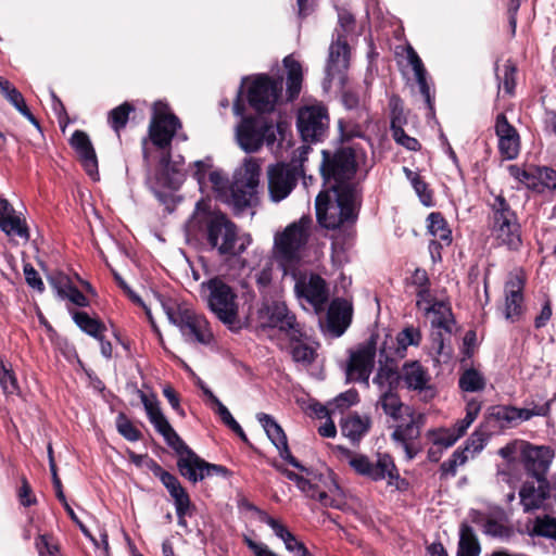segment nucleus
Instances as JSON below:
<instances>
[{"instance_id":"obj_1","label":"nucleus","mask_w":556,"mask_h":556,"mask_svg":"<svg viewBox=\"0 0 556 556\" xmlns=\"http://www.w3.org/2000/svg\"><path fill=\"white\" fill-rule=\"evenodd\" d=\"M190 235L205 236L207 243L220 256H238L251 243L249 235L240 236L237 226L223 213L202 207L198 202L187 223Z\"/></svg>"},{"instance_id":"obj_2","label":"nucleus","mask_w":556,"mask_h":556,"mask_svg":"<svg viewBox=\"0 0 556 556\" xmlns=\"http://www.w3.org/2000/svg\"><path fill=\"white\" fill-rule=\"evenodd\" d=\"M260 176L261 166L257 161L247 159L243 165L236 170L230 185L218 170L210 172L207 179L217 195L232 207L235 214L239 215L252 207L256 199Z\"/></svg>"},{"instance_id":"obj_3","label":"nucleus","mask_w":556,"mask_h":556,"mask_svg":"<svg viewBox=\"0 0 556 556\" xmlns=\"http://www.w3.org/2000/svg\"><path fill=\"white\" fill-rule=\"evenodd\" d=\"M330 192H320L316 197V217L319 225L326 229L351 228L358 218L361 207V190L356 186H341Z\"/></svg>"},{"instance_id":"obj_4","label":"nucleus","mask_w":556,"mask_h":556,"mask_svg":"<svg viewBox=\"0 0 556 556\" xmlns=\"http://www.w3.org/2000/svg\"><path fill=\"white\" fill-rule=\"evenodd\" d=\"M311 224L312 219L303 216L275 235L273 257L285 274L293 269L301 261L302 251L309 238Z\"/></svg>"},{"instance_id":"obj_5","label":"nucleus","mask_w":556,"mask_h":556,"mask_svg":"<svg viewBox=\"0 0 556 556\" xmlns=\"http://www.w3.org/2000/svg\"><path fill=\"white\" fill-rule=\"evenodd\" d=\"M201 293L210 311L225 325L239 320L238 295L223 278L213 277L201 283Z\"/></svg>"},{"instance_id":"obj_6","label":"nucleus","mask_w":556,"mask_h":556,"mask_svg":"<svg viewBox=\"0 0 556 556\" xmlns=\"http://www.w3.org/2000/svg\"><path fill=\"white\" fill-rule=\"evenodd\" d=\"M342 460L359 476L372 481L387 480L388 485L399 488V471L389 454H378L376 462H371L366 455L350 451L341 445L337 446Z\"/></svg>"},{"instance_id":"obj_7","label":"nucleus","mask_w":556,"mask_h":556,"mask_svg":"<svg viewBox=\"0 0 556 556\" xmlns=\"http://www.w3.org/2000/svg\"><path fill=\"white\" fill-rule=\"evenodd\" d=\"M490 229L500 244L509 250H518L521 247V231L515 211L502 194L493 198L489 203Z\"/></svg>"},{"instance_id":"obj_8","label":"nucleus","mask_w":556,"mask_h":556,"mask_svg":"<svg viewBox=\"0 0 556 556\" xmlns=\"http://www.w3.org/2000/svg\"><path fill=\"white\" fill-rule=\"evenodd\" d=\"M324 161L320 165L321 174L329 185L330 191H336L341 186H356L352 179L356 173L357 162L355 150L341 148L333 155L324 151Z\"/></svg>"},{"instance_id":"obj_9","label":"nucleus","mask_w":556,"mask_h":556,"mask_svg":"<svg viewBox=\"0 0 556 556\" xmlns=\"http://www.w3.org/2000/svg\"><path fill=\"white\" fill-rule=\"evenodd\" d=\"M168 320L177 326L185 337L201 344H208L213 334L203 315L197 314L187 305L175 302L162 303Z\"/></svg>"},{"instance_id":"obj_10","label":"nucleus","mask_w":556,"mask_h":556,"mask_svg":"<svg viewBox=\"0 0 556 556\" xmlns=\"http://www.w3.org/2000/svg\"><path fill=\"white\" fill-rule=\"evenodd\" d=\"M277 132H281L280 124L275 126L264 117H244L237 126L236 138L245 152H255L264 143L273 149Z\"/></svg>"},{"instance_id":"obj_11","label":"nucleus","mask_w":556,"mask_h":556,"mask_svg":"<svg viewBox=\"0 0 556 556\" xmlns=\"http://www.w3.org/2000/svg\"><path fill=\"white\" fill-rule=\"evenodd\" d=\"M258 321L263 330H277L290 341H299L304 337L302 325L283 302L265 303L258 309Z\"/></svg>"},{"instance_id":"obj_12","label":"nucleus","mask_w":556,"mask_h":556,"mask_svg":"<svg viewBox=\"0 0 556 556\" xmlns=\"http://www.w3.org/2000/svg\"><path fill=\"white\" fill-rule=\"evenodd\" d=\"M341 101L348 115L339 121V129L346 139L362 137L363 129L369 123L366 98L362 88H348L342 91Z\"/></svg>"},{"instance_id":"obj_13","label":"nucleus","mask_w":556,"mask_h":556,"mask_svg":"<svg viewBox=\"0 0 556 556\" xmlns=\"http://www.w3.org/2000/svg\"><path fill=\"white\" fill-rule=\"evenodd\" d=\"M281 90V79H271L265 74L257 75L251 80L248 87L249 104L257 113L271 112Z\"/></svg>"},{"instance_id":"obj_14","label":"nucleus","mask_w":556,"mask_h":556,"mask_svg":"<svg viewBox=\"0 0 556 556\" xmlns=\"http://www.w3.org/2000/svg\"><path fill=\"white\" fill-rule=\"evenodd\" d=\"M296 125L304 141L321 140L329 127L327 108L320 103L303 106L299 110Z\"/></svg>"},{"instance_id":"obj_15","label":"nucleus","mask_w":556,"mask_h":556,"mask_svg":"<svg viewBox=\"0 0 556 556\" xmlns=\"http://www.w3.org/2000/svg\"><path fill=\"white\" fill-rule=\"evenodd\" d=\"M178 127H180L179 119L173 114H155L149 126L152 143L164 151L160 163L165 170H168L170 163V153L167 148Z\"/></svg>"},{"instance_id":"obj_16","label":"nucleus","mask_w":556,"mask_h":556,"mask_svg":"<svg viewBox=\"0 0 556 556\" xmlns=\"http://www.w3.org/2000/svg\"><path fill=\"white\" fill-rule=\"evenodd\" d=\"M268 193L273 202L285 200L295 188L299 170L295 165L278 163L267 169Z\"/></svg>"},{"instance_id":"obj_17","label":"nucleus","mask_w":556,"mask_h":556,"mask_svg":"<svg viewBox=\"0 0 556 556\" xmlns=\"http://www.w3.org/2000/svg\"><path fill=\"white\" fill-rule=\"evenodd\" d=\"M377 343L370 337L363 345L351 352L346 367V378L351 381L364 382L369 386V376L374 368Z\"/></svg>"},{"instance_id":"obj_18","label":"nucleus","mask_w":556,"mask_h":556,"mask_svg":"<svg viewBox=\"0 0 556 556\" xmlns=\"http://www.w3.org/2000/svg\"><path fill=\"white\" fill-rule=\"evenodd\" d=\"M405 416L409 418L408 421L397 425L391 438L404 448L407 458L413 459L418 453L415 441L420 437L421 428L425 425V416L415 413L410 407L405 408Z\"/></svg>"},{"instance_id":"obj_19","label":"nucleus","mask_w":556,"mask_h":556,"mask_svg":"<svg viewBox=\"0 0 556 556\" xmlns=\"http://www.w3.org/2000/svg\"><path fill=\"white\" fill-rule=\"evenodd\" d=\"M294 291L300 299L309 303L316 313L324 311L329 292L325 279L317 274L302 275L294 285Z\"/></svg>"},{"instance_id":"obj_20","label":"nucleus","mask_w":556,"mask_h":556,"mask_svg":"<svg viewBox=\"0 0 556 556\" xmlns=\"http://www.w3.org/2000/svg\"><path fill=\"white\" fill-rule=\"evenodd\" d=\"M521 458L526 472L536 479H546L554 451L547 446H535L529 443H521Z\"/></svg>"},{"instance_id":"obj_21","label":"nucleus","mask_w":556,"mask_h":556,"mask_svg":"<svg viewBox=\"0 0 556 556\" xmlns=\"http://www.w3.org/2000/svg\"><path fill=\"white\" fill-rule=\"evenodd\" d=\"M177 467L180 475L192 483L203 480L211 476H226L228 469L222 465L210 464L199 457L194 452H190L189 457H180L177 460Z\"/></svg>"},{"instance_id":"obj_22","label":"nucleus","mask_w":556,"mask_h":556,"mask_svg":"<svg viewBox=\"0 0 556 556\" xmlns=\"http://www.w3.org/2000/svg\"><path fill=\"white\" fill-rule=\"evenodd\" d=\"M351 48L345 37H338L329 47V55L326 66V80L332 83L338 79L340 83L345 80V71L350 65Z\"/></svg>"},{"instance_id":"obj_23","label":"nucleus","mask_w":556,"mask_h":556,"mask_svg":"<svg viewBox=\"0 0 556 556\" xmlns=\"http://www.w3.org/2000/svg\"><path fill=\"white\" fill-rule=\"evenodd\" d=\"M256 418L264 428L268 439L279 451L280 457L287 460L294 468L308 472V469L300 464L299 460L291 454L288 446L287 435L280 425H278L270 415L265 413H258Z\"/></svg>"},{"instance_id":"obj_24","label":"nucleus","mask_w":556,"mask_h":556,"mask_svg":"<svg viewBox=\"0 0 556 556\" xmlns=\"http://www.w3.org/2000/svg\"><path fill=\"white\" fill-rule=\"evenodd\" d=\"M494 130L501 156L505 160L516 159L520 152V137L504 113L496 115Z\"/></svg>"},{"instance_id":"obj_25","label":"nucleus","mask_w":556,"mask_h":556,"mask_svg":"<svg viewBox=\"0 0 556 556\" xmlns=\"http://www.w3.org/2000/svg\"><path fill=\"white\" fill-rule=\"evenodd\" d=\"M551 484L547 479L526 480L520 490L519 498L523 511L529 513L543 507L545 501L549 497Z\"/></svg>"},{"instance_id":"obj_26","label":"nucleus","mask_w":556,"mask_h":556,"mask_svg":"<svg viewBox=\"0 0 556 556\" xmlns=\"http://www.w3.org/2000/svg\"><path fill=\"white\" fill-rule=\"evenodd\" d=\"M400 378L408 389L418 391L425 401H429L434 397L435 390L429 384L430 376L420 363L412 362L405 364L402 368Z\"/></svg>"},{"instance_id":"obj_27","label":"nucleus","mask_w":556,"mask_h":556,"mask_svg":"<svg viewBox=\"0 0 556 556\" xmlns=\"http://www.w3.org/2000/svg\"><path fill=\"white\" fill-rule=\"evenodd\" d=\"M352 305L344 299L332 300L328 307L326 329L336 338L341 337L352 321Z\"/></svg>"},{"instance_id":"obj_28","label":"nucleus","mask_w":556,"mask_h":556,"mask_svg":"<svg viewBox=\"0 0 556 556\" xmlns=\"http://www.w3.org/2000/svg\"><path fill=\"white\" fill-rule=\"evenodd\" d=\"M70 141L87 174L96 179L99 175L98 159L89 136L83 130H75Z\"/></svg>"},{"instance_id":"obj_29","label":"nucleus","mask_w":556,"mask_h":556,"mask_svg":"<svg viewBox=\"0 0 556 556\" xmlns=\"http://www.w3.org/2000/svg\"><path fill=\"white\" fill-rule=\"evenodd\" d=\"M406 56L409 65L412 66L416 83L419 87V91L425 99V102L429 111L433 112V97L430 91V85L427 80V70L424 66L421 59L412 46H407Z\"/></svg>"},{"instance_id":"obj_30","label":"nucleus","mask_w":556,"mask_h":556,"mask_svg":"<svg viewBox=\"0 0 556 556\" xmlns=\"http://www.w3.org/2000/svg\"><path fill=\"white\" fill-rule=\"evenodd\" d=\"M522 282L513 279L505 286V318L515 321L521 314L522 308Z\"/></svg>"},{"instance_id":"obj_31","label":"nucleus","mask_w":556,"mask_h":556,"mask_svg":"<svg viewBox=\"0 0 556 556\" xmlns=\"http://www.w3.org/2000/svg\"><path fill=\"white\" fill-rule=\"evenodd\" d=\"M324 486L319 488L314 500H317L325 507L340 508L344 503L343 493L331 475L325 478Z\"/></svg>"},{"instance_id":"obj_32","label":"nucleus","mask_w":556,"mask_h":556,"mask_svg":"<svg viewBox=\"0 0 556 556\" xmlns=\"http://www.w3.org/2000/svg\"><path fill=\"white\" fill-rule=\"evenodd\" d=\"M371 420L367 415L353 414L348 416L341 424V432L352 442H357L370 428Z\"/></svg>"},{"instance_id":"obj_33","label":"nucleus","mask_w":556,"mask_h":556,"mask_svg":"<svg viewBox=\"0 0 556 556\" xmlns=\"http://www.w3.org/2000/svg\"><path fill=\"white\" fill-rule=\"evenodd\" d=\"M426 314H431V325L447 333L452 332L454 319L451 307L443 301H434L431 306H425Z\"/></svg>"},{"instance_id":"obj_34","label":"nucleus","mask_w":556,"mask_h":556,"mask_svg":"<svg viewBox=\"0 0 556 556\" xmlns=\"http://www.w3.org/2000/svg\"><path fill=\"white\" fill-rule=\"evenodd\" d=\"M283 65L287 70L288 98L293 100L300 94L302 88V66L292 55H288L283 59Z\"/></svg>"},{"instance_id":"obj_35","label":"nucleus","mask_w":556,"mask_h":556,"mask_svg":"<svg viewBox=\"0 0 556 556\" xmlns=\"http://www.w3.org/2000/svg\"><path fill=\"white\" fill-rule=\"evenodd\" d=\"M480 543L472 527L463 522L459 528L457 556H479Z\"/></svg>"},{"instance_id":"obj_36","label":"nucleus","mask_w":556,"mask_h":556,"mask_svg":"<svg viewBox=\"0 0 556 556\" xmlns=\"http://www.w3.org/2000/svg\"><path fill=\"white\" fill-rule=\"evenodd\" d=\"M400 374L397 372L396 365L391 361H387L384 365H380L376 376L374 377V384H376L382 393L383 391L395 390L399 384Z\"/></svg>"},{"instance_id":"obj_37","label":"nucleus","mask_w":556,"mask_h":556,"mask_svg":"<svg viewBox=\"0 0 556 556\" xmlns=\"http://www.w3.org/2000/svg\"><path fill=\"white\" fill-rule=\"evenodd\" d=\"M49 282L56 289L58 294L62 299L67 298L71 302L81 307L88 306L89 302L85 294L76 287L70 286L66 277L61 276L59 280L51 277Z\"/></svg>"},{"instance_id":"obj_38","label":"nucleus","mask_w":556,"mask_h":556,"mask_svg":"<svg viewBox=\"0 0 556 556\" xmlns=\"http://www.w3.org/2000/svg\"><path fill=\"white\" fill-rule=\"evenodd\" d=\"M378 404L381 406L384 414L394 420H399L405 416V408L407 406L403 405L395 390L380 393Z\"/></svg>"},{"instance_id":"obj_39","label":"nucleus","mask_w":556,"mask_h":556,"mask_svg":"<svg viewBox=\"0 0 556 556\" xmlns=\"http://www.w3.org/2000/svg\"><path fill=\"white\" fill-rule=\"evenodd\" d=\"M428 231L432 237L450 245L452 242V231L441 213H431L428 216Z\"/></svg>"},{"instance_id":"obj_40","label":"nucleus","mask_w":556,"mask_h":556,"mask_svg":"<svg viewBox=\"0 0 556 556\" xmlns=\"http://www.w3.org/2000/svg\"><path fill=\"white\" fill-rule=\"evenodd\" d=\"M529 533L532 536L556 540V518L549 515L538 516L529 528Z\"/></svg>"},{"instance_id":"obj_41","label":"nucleus","mask_w":556,"mask_h":556,"mask_svg":"<svg viewBox=\"0 0 556 556\" xmlns=\"http://www.w3.org/2000/svg\"><path fill=\"white\" fill-rule=\"evenodd\" d=\"M73 319L81 331L93 338H100V334L106 329L103 323L90 317L86 312H75Z\"/></svg>"},{"instance_id":"obj_42","label":"nucleus","mask_w":556,"mask_h":556,"mask_svg":"<svg viewBox=\"0 0 556 556\" xmlns=\"http://www.w3.org/2000/svg\"><path fill=\"white\" fill-rule=\"evenodd\" d=\"M516 66L510 61H507L503 65L502 72L496 66L495 75L498 80V92L503 88L506 94L511 96L514 93L516 87Z\"/></svg>"},{"instance_id":"obj_43","label":"nucleus","mask_w":556,"mask_h":556,"mask_svg":"<svg viewBox=\"0 0 556 556\" xmlns=\"http://www.w3.org/2000/svg\"><path fill=\"white\" fill-rule=\"evenodd\" d=\"M132 111L134 106L128 102H124L110 111L108 122L117 135H119L121 129L126 126L129 114Z\"/></svg>"},{"instance_id":"obj_44","label":"nucleus","mask_w":556,"mask_h":556,"mask_svg":"<svg viewBox=\"0 0 556 556\" xmlns=\"http://www.w3.org/2000/svg\"><path fill=\"white\" fill-rule=\"evenodd\" d=\"M0 228L9 236H16L24 240L29 239L26 225L14 213L0 219Z\"/></svg>"},{"instance_id":"obj_45","label":"nucleus","mask_w":556,"mask_h":556,"mask_svg":"<svg viewBox=\"0 0 556 556\" xmlns=\"http://www.w3.org/2000/svg\"><path fill=\"white\" fill-rule=\"evenodd\" d=\"M391 130L394 140L410 151H417L420 149V143L417 139L405 134L401 125V117L394 115L391 119Z\"/></svg>"},{"instance_id":"obj_46","label":"nucleus","mask_w":556,"mask_h":556,"mask_svg":"<svg viewBox=\"0 0 556 556\" xmlns=\"http://www.w3.org/2000/svg\"><path fill=\"white\" fill-rule=\"evenodd\" d=\"M397 349L396 353L403 357L404 352L406 351L408 345H419L421 341V333L419 329L414 327H407L403 329L396 337Z\"/></svg>"},{"instance_id":"obj_47","label":"nucleus","mask_w":556,"mask_h":556,"mask_svg":"<svg viewBox=\"0 0 556 556\" xmlns=\"http://www.w3.org/2000/svg\"><path fill=\"white\" fill-rule=\"evenodd\" d=\"M291 355L292 359L295 363H301L305 366L311 365L316 356V352L309 345L302 343L301 339L299 341H291Z\"/></svg>"},{"instance_id":"obj_48","label":"nucleus","mask_w":556,"mask_h":556,"mask_svg":"<svg viewBox=\"0 0 556 556\" xmlns=\"http://www.w3.org/2000/svg\"><path fill=\"white\" fill-rule=\"evenodd\" d=\"M509 174L519 182L523 184L527 188L536 191V167L521 168L517 165L508 167Z\"/></svg>"},{"instance_id":"obj_49","label":"nucleus","mask_w":556,"mask_h":556,"mask_svg":"<svg viewBox=\"0 0 556 556\" xmlns=\"http://www.w3.org/2000/svg\"><path fill=\"white\" fill-rule=\"evenodd\" d=\"M484 386L483 377L475 369L466 370L459 378V387L467 392L480 391Z\"/></svg>"},{"instance_id":"obj_50","label":"nucleus","mask_w":556,"mask_h":556,"mask_svg":"<svg viewBox=\"0 0 556 556\" xmlns=\"http://www.w3.org/2000/svg\"><path fill=\"white\" fill-rule=\"evenodd\" d=\"M536 192L545 189L556 190V170L549 167H536Z\"/></svg>"},{"instance_id":"obj_51","label":"nucleus","mask_w":556,"mask_h":556,"mask_svg":"<svg viewBox=\"0 0 556 556\" xmlns=\"http://www.w3.org/2000/svg\"><path fill=\"white\" fill-rule=\"evenodd\" d=\"M116 428L126 440L136 442L141 439V432L132 425L124 413L116 417Z\"/></svg>"},{"instance_id":"obj_52","label":"nucleus","mask_w":556,"mask_h":556,"mask_svg":"<svg viewBox=\"0 0 556 556\" xmlns=\"http://www.w3.org/2000/svg\"><path fill=\"white\" fill-rule=\"evenodd\" d=\"M428 437L434 445L450 447L459 439L453 429L430 430Z\"/></svg>"},{"instance_id":"obj_53","label":"nucleus","mask_w":556,"mask_h":556,"mask_svg":"<svg viewBox=\"0 0 556 556\" xmlns=\"http://www.w3.org/2000/svg\"><path fill=\"white\" fill-rule=\"evenodd\" d=\"M467 459L468 457L464 450H456L450 459L441 464L442 475L454 477L456 475L457 468L466 464Z\"/></svg>"},{"instance_id":"obj_54","label":"nucleus","mask_w":556,"mask_h":556,"mask_svg":"<svg viewBox=\"0 0 556 556\" xmlns=\"http://www.w3.org/2000/svg\"><path fill=\"white\" fill-rule=\"evenodd\" d=\"M404 170L406 173L407 178L410 180L416 193L420 198L421 202L428 205L429 202L431 201V192L428 190L427 184L421 179V177L418 174L412 172L406 167L404 168Z\"/></svg>"},{"instance_id":"obj_55","label":"nucleus","mask_w":556,"mask_h":556,"mask_svg":"<svg viewBox=\"0 0 556 556\" xmlns=\"http://www.w3.org/2000/svg\"><path fill=\"white\" fill-rule=\"evenodd\" d=\"M165 442L170 446L180 457H189L190 452H193L172 428L168 432L162 434Z\"/></svg>"},{"instance_id":"obj_56","label":"nucleus","mask_w":556,"mask_h":556,"mask_svg":"<svg viewBox=\"0 0 556 556\" xmlns=\"http://www.w3.org/2000/svg\"><path fill=\"white\" fill-rule=\"evenodd\" d=\"M35 545L40 556H59V546L50 535H39Z\"/></svg>"},{"instance_id":"obj_57","label":"nucleus","mask_w":556,"mask_h":556,"mask_svg":"<svg viewBox=\"0 0 556 556\" xmlns=\"http://www.w3.org/2000/svg\"><path fill=\"white\" fill-rule=\"evenodd\" d=\"M0 384L7 394H14L18 391L17 380L13 371L5 365H0Z\"/></svg>"},{"instance_id":"obj_58","label":"nucleus","mask_w":556,"mask_h":556,"mask_svg":"<svg viewBox=\"0 0 556 556\" xmlns=\"http://www.w3.org/2000/svg\"><path fill=\"white\" fill-rule=\"evenodd\" d=\"M491 416L501 424V427H507L516 422V407L498 406L495 407Z\"/></svg>"},{"instance_id":"obj_59","label":"nucleus","mask_w":556,"mask_h":556,"mask_svg":"<svg viewBox=\"0 0 556 556\" xmlns=\"http://www.w3.org/2000/svg\"><path fill=\"white\" fill-rule=\"evenodd\" d=\"M138 395L144 406L146 413L150 421L163 415L159 402L155 396L149 397L143 391L138 390Z\"/></svg>"},{"instance_id":"obj_60","label":"nucleus","mask_w":556,"mask_h":556,"mask_svg":"<svg viewBox=\"0 0 556 556\" xmlns=\"http://www.w3.org/2000/svg\"><path fill=\"white\" fill-rule=\"evenodd\" d=\"M483 531L485 534L495 538H506L510 534V529L508 527L491 518L485 520L483 525Z\"/></svg>"},{"instance_id":"obj_61","label":"nucleus","mask_w":556,"mask_h":556,"mask_svg":"<svg viewBox=\"0 0 556 556\" xmlns=\"http://www.w3.org/2000/svg\"><path fill=\"white\" fill-rule=\"evenodd\" d=\"M338 22L343 33L350 35L354 31L356 21L354 15L346 9L338 10Z\"/></svg>"},{"instance_id":"obj_62","label":"nucleus","mask_w":556,"mask_h":556,"mask_svg":"<svg viewBox=\"0 0 556 556\" xmlns=\"http://www.w3.org/2000/svg\"><path fill=\"white\" fill-rule=\"evenodd\" d=\"M317 0H296L295 10L299 20L311 16L317 9Z\"/></svg>"},{"instance_id":"obj_63","label":"nucleus","mask_w":556,"mask_h":556,"mask_svg":"<svg viewBox=\"0 0 556 556\" xmlns=\"http://www.w3.org/2000/svg\"><path fill=\"white\" fill-rule=\"evenodd\" d=\"M195 170L193 177L197 179L200 188L206 184V175L212 167L211 159L194 162Z\"/></svg>"},{"instance_id":"obj_64","label":"nucleus","mask_w":556,"mask_h":556,"mask_svg":"<svg viewBox=\"0 0 556 556\" xmlns=\"http://www.w3.org/2000/svg\"><path fill=\"white\" fill-rule=\"evenodd\" d=\"M24 275L26 282L28 283L29 287L40 292L43 291V282L39 277L37 270L31 265L27 264L24 266Z\"/></svg>"}]
</instances>
